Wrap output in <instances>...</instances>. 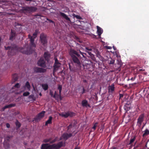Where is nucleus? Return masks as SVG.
Segmentation results:
<instances>
[{"label":"nucleus","instance_id":"obj_1","mask_svg":"<svg viewBox=\"0 0 149 149\" xmlns=\"http://www.w3.org/2000/svg\"><path fill=\"white\" fill-rule=\"evenodd\" d=\"M69 54L71 57L72 60L77 67L80 69L81 67V63L79 58L81 57V56L77 52L73 49H70L69 52Z\"/></svg>","mask_w":149,"mask_h":149},{"label":"nucleus","instance_id":"obj_2","mask_svg":"<svg viewBox=\"0 0 149 149\" xmlns=\"http://www.w3.org/2000/svg\"><path fill=\"white\" fill-rule=\"evenodd\" d=\"M63 141H60L57 143L50 145L48 143L42 144L41 146V149H59L63 146ZM65 143H64V144Z\"/></svg>","mask_w":149,"mask_h":149},{"label":"nucleus","instance_id":"obj_3","mask_svg":"<svg viewBox=\"0 0 149 149\" xmlns=\"http://www.w3.org/2000/svg\"><path fill=\"white\" fill-rule=\"evenodd\" d=\"M37 10V8L34 6H25L22 7L20 12L27 15L28 14L36 12Z\"/></svg>","mask_w":149,"mask_h":149},{"label":"nucleus","instance_id":"obj_4","mask_svg":"<svg viewBox=\"0 0 149 149\" xmlns=\"http://www.w3.org/2000/svg\"><path fill=\"white\" fill-rule=\"evenodd\" d=\"M29 47L28 45H26L23 47L19 48V51L23 54H32L34 51L35 47Z\"/></svg>","mask_w":149,"mask_h":149},{"label":"nucleus","instance_id":"obj_5","mask_svg":"<svg viewBox=\"0 0 149 149\" xmlns=\"http://www.w3.org/2000/svg\"><path fill=\"white\" fill-rule=\"evenodd\" d=\"M5 48L6 50H9L8 52V54L9 56L14 55L16 52L19 50V48L16 45H14L12 47L5 46Z\"/></svg>","mask_w":149,"mask_h":149},{"label":"nucleus","instance_id":"obj_6","mask_svg":"<svg viewBox=\"0 0 149 149\" xmlns=\"http://www.w3.org/2000/svg\"><path fill=\"white\" fill-rule=\"evenodd\" d=\"M38 30H36L35 32L33 34V36H31L30 34L28 35V38L30 39V45L31 47H36V45L34 43L35 39L37 37L38 34Z\"/></svg>","mask_w":149,"mask_h":149},{"label":"nucleus","instance_id":"obj_7","mask_svg":"<svg viewBox=\"0 0 149 149\" xmlns=\"http://www.w3.org/2000/svg\"><path fill=\"white\" fill-rule=\"evenodd\" d=\"M40 39L41 43L43 45L45 46L47 42L46 35L43 33H41L40 35Z\"/></svg>","mask_w":149,"mask_h":149},{"label":"nucleus","instance_id":"obj_8","mask_svg":"<svg viewBox=\"0 0 149 149\" xmlns=\"http://www.w3.org/2000/svg\"><path fill=\"white\" fill-rule=\"evenodd\" d=\"M75 113L72 112L68 111L66 112L62 113L60 114V115L62 117L65 118L69 116L72 117L75 116Z\"/></svg>","mask_w":149,"mask_h":149},{"label":"nucleus","instance_id":"obj_9","mask_svg":"<svg viewBox=\"0 0 149 149\" xmlns=\"http://www.w3.org/2000/svg\"><path fill=\"white\" fill-rule=\"evenodd\" d=\"M38 66L45 68L46 67V64L44 59L43 57L41 58L37 62Z\"/></svg>","mask_w":149,"mask_h":149},{"label":"nucleus","instance_id":"obj_10","mask_svg":"<svg viewBox=\"0 0 149 149\" xmlns=\"http://www.w3.org/2000/svg\"><path fill=\"white\" fill-rule=\"evenodd\" d=\"M45 111H42L41 112L38 113L35 118L34 119L35 121L36 120H40L44 116Z\"/></svg>","mask_w":149,"mask_h":149},{"label":"nucleus","instance_id":"obj_11","mask_svg":"<svg viewBox=\"0 0 149 149\" xmlns=\"http://www.w3.org/2000/svg\"><path fill=\"white\" fill-rule=\"evenodd\" d=\"M34 72L36 73H44L46 71V69L38 67H36L34 68Z\"/></svg>","mask_w":149,"mask_h":149},{"label":"nucleus","instance_id":"obj_12","mask_svg":"<svg viewBox=\"0 0 149 149\" xmlns=\"http://www.w3.org/2000/svg\"><path fill=\"white\" fill-rule=\"evenodd\" d=\"M61 63L59 62L57 63H54V65L53 67L54 69L53 70V74L56 72L57 70L61 66Z\"/></svg>","mask_w":149,"mask_h":149},{"label":"nucleus","instance_id":"obj_13","mask_svg":"<svg viewBox=\"0 0 149 149\" xmlns=\"http://www.w3.org/2000/svg\"><path fill=\"white\" fill-rule=\"evenodd\" d=\"M72 136V134L68 133H64L63 134V137L64 140L66 141L69 138Z\"/></svg>","mask_w":149,"mask_h":149},{"label":"nucleus","instance_id":"obj_14","mask_svg":"<svg viewBox=\"0 0 149 149\" xmlns=\"http://www.w3.org/2000/svg\"><path fill=\"white\" fill-rule=\"evenodd\" d=\"M16 36V32L15 31L12 29L11 30V32L10 35L9 39L10 40H13Z\"/></svg>","mask_w":149,"mask_h":149},{"label":"nucleus","instance_id":"obj_15","mask_svg":"<svg viewBox=\"0 0 149 149\" xmlns=\"http://www.w3.org/2000/svg\"><path fill=\"white\" fill-rule=\"evenodd\" d=\"M82 106L83 107H90V104L88 103L87 101L86 100H82L81 102Z\"/></svg>","mask_w":149,"mask_h":149},{"label":"nucleus","instance_id":"obj_16","mask_svg":"<svg viewBox=\"0 0 149 149\" xmlns=\"http://www.w3.org/2000/svg\"><path fill=\"white\" fill-rule=\"evenodd\" d=\"M44 56L46 60L48 62L49 60L51 55L48 52H45L44 54Z\"/></svg>","mask_w":149,"mask_h":149},{"label":"nucleus","instance_id":"obj_17","mask_svg":"<svg viewBox=\"0 0 149 149\" xmlns=\"http://www.w3.org/2000/svg\"><path fill=\"white\" fill-rule=\"evenodd\" d=\"M60 15L63 18L65 19L67 21H69L70 22H71L70 19V18L68 17L67 15L65 14L64 13L60 12Z\"/></svg>","mask_w":149,"mask_h":149},{"label":"nucleus","instance_id":"obj_18","mask_svg":"<svg viewBox=\"0 0 149 149\" xmlns=\"http://www.w3.org/2000/svg\"><path fill=\"white\" fill-rule=\"evenodd\" d=\"M96 27L97 29V33L98 34V35L99 36H100L101 34L103 33V30L102 28H101L98 26H97Z\"/></svg>","mask_w":149,"mask_h":149},{"label":"nucleus","instance_id":"obj_19","mask_svg":"<svg viewBox=\"0 0 149 149\" xmlns=\"http://www.w3.org/2000/svg\"><path fill=\"white\" fill-rule=\"evenodd\" d=\"M109 92L112 93L114 90L115 87L114 84H112L111 85L109 86L108 87Z\"/></svg>","mask_w":149,"mask_h":149},{"label":"nucleus","instance_id":"obj_20","mask_svg":"<svg viewBox=\"0 0 149 149\" xmlns=\"http://www.w3.org/2000/svg\"><path fill=\"white\" fill-rule=\"evenodd\" d=\"M15 104H11L5 106L3 108V110L4 111L5 109L8 108H10L12 107H14L15 106Z\"/></svg>","mask_w":149,"mask_h":149},{"label":"nucleus","instance_id":"obj_21","mask_svg":"<svg viewBox=\"0 0 149 149\" xmlns=\"http://www.w3.org/2000/svg\"><path fill=\"white\" fill-rule=\"evenodd\" d=\"M3 146L5 149H8L10 148V144L7 141H4L3 142Z\"/></svg>","mask_w":149,"mask_h":149},{"label":"nucleus","instance_id":"obj_22","mask_svg":"<svg viewBox=\"0 0 149 149\" xmlns=\"http://www.w3.org/2000/svg\"><path fill=\"white\" fill-rule=\"evenodd\" d=\"M24 87L25 88H27V90L29 91L30 90L31 86L28 81H27L26 82Z\"/></svg>","mask_w":149,"mask_h":149},{"label":"nucleus","instance_id":"obj_23","mask_svg":"<svg viewBox=\"0 0 149 149\" xmlns=\"http://www.w3.org/2000/svg\"><path fill=\"white\" fill-rule=\"evenodd\" d=\"M144 116V114H142L140 115L137 121H143Z\"/></svg>","mask_w":149,"mask_h":149},{"label":"nucleus","instance_id":"obj_24","mask_svg":"<svg viewBox=\"0 0 149 149\" xmlns=\"http://www.w3.org/2000/svg\"><path fill=\"white\" fill-rule=\"evenodd\" d=\"M15 125L16 126V129L18 130L21 126V124L19 122H16Z\"/></svg>","mask_w":149,"mask_h":149},{"label":"nucleus","instance_id":"obj_25","mask_svg":"<svg viewBox=\"0 0 149 149\" xmlns=\"http://www.w3.org/2000/svg\"><path fill=\"white\" fill-rule=\"evenodd\" d=\"M83 65L85 69H88L91 67L90 64L87 63H86L85 64H84Z\"/></svg>","mask_w":149,"mask_h":149},{"label":"nucleus","instance_id":"obj_26","mask_svg":"<svg viewBox=\"0 0 149 149\" xmlns=\"http://www.w3.org/2000/svg\"><path fill=\"white\" fill-rule=\"evenodd\" d=\"M54 98H55L56 100H58L59 98L60 99V100H61L62 99L61 94L59 93V95L57 94L55 97H54Z\"/></svg>","mask_w":149,"mask_h":149},{"label":"nucleus","instance_id":"obj_27","mask_svg":"<svg viewBox=\"0 0 149 149\" xmlns=\"http://www.w3.org/2000/svg\"><path fill=\"white\" fill-rule=\"evenodd\" d=\"M42 86L43 89L45 91L47 90L48 88V85L47 84H42Z\"/></svg>","mask_w":149,"mask_h":149},{"label":"nucleus","instance_id":"obj_28","mask_svg":"<svg viewBox=\"0 0 149 149\" xmlns=\"http://www.w3.org/2000/svg\"><path fill=\"white\" fill-rule=\"evenodd\" d=\"M58 139V137H55L54 139L52 140L50 142V143L49 144H51V145L54 144V143H55L57 141Z\"/></svg>","mask_w":149,"mask_h":149},{"label":"nucleus","instance_id":"obj_29","mask_svg":"<svg viewBox=\"0 0 149 149\" xmlns=\"http://www.w3.org/2000/svg\"><path fill=\"white\" fill-rule=\"evenodd\" d=\"M13 137L12 136H6L5 138V141H6V140L7 142H8L10 141V140L11 138H12Z\"/></svg>","mask_w":149,"mask_h":149},{"label":"nucleus","instance_id":"obj_30","mask_svg":"<svg viewBox=\"0 0 149 149\" xmlns=\"http://www.w3.org/2000/svg\"><path fill=\"white\" fill-rule=\"evenodd\" d=\"M136 136H134L133 138L132 137L130 141V143L128 144V145H131L132 143H133L135 140L136 139Z\"/></svg>","mask_w":149,"mask_h":149},{"label":"nucleus","instance_id":"obj_31","mask_svg":"<svg viewBox=\"0 0 149 149\" xmlns=\"http://www.w3.org/2000/svg\"><path fill=\"white\" fill-rule=\"evenodd\" d=\"M149 134V131L147 129H146L143 135V136L144 137L146 135Z\"/></svg>","mask_w":149,"mask_h":149},{"label":"nucleus","instance_id":"obj_32","mask_svg":"<svg viewBox=\"0 0 149 149\" xmlns=\"http://www.w3.org/2000/svg\"><path fill=\"white\" fill-rule=\"evenodd\" d=\"M96 56L97 57H98L99 58L101 57V56L100 54V52L98 50H97L96 52Z\"/></svg>","mask_w":149,"mask_h":149},{"label":"nucleus","instance_id":"obj_33","mask_svg":"<svg viewBox=\"0 0 149 149\" xmlns=\"http://www.w3.org/2000/svg\"><path fill=\"white\" fill-rule=\"evenodd\" d=\"M98 124L97 123H93V126L92 128L94 130L96 129V127L97 126Z\"/></svg>","mask_w":149,"mask_h":149},{"label":"nucleus","instance_id":"obj_34","mask_svg":"<svg viewBox=\"0 0 149 149\" xmlns=\"http://www.w3.org/2000/svg\"><path fill=\"white\" fill-rule=\"evenodd\" d=\"M130 105V103H127L126 105H125L124 108V109L125 110H126V108H127V111L128 110L130 109V107H127V106H129Z\"/></svg>","mask_w":149,"mask_h":149},{"label":"nucleus","instance_id":"obj_35","mask_svg":"<svg viewBox=\"0 0 149 149\" xmlns=\"http://www.w3.org/2000/svg\"><path fill=\"white\" fill-rule=\"evenodd\" d=\"M20 87V85H19V83H17L14 86V87H13L12 88V89H14L15 88H19Z\"/></svg>","mask_w":149,"mask_h":149},{"label":"nucleus","instance_id":"obj_36","mask_svg":"<svg viewBox=\"0 0 149 149\" xmlns=\"http://www.w3.org/2000/svg\"><path fill=\"white\" fill-rule=\"evenodd\" d=\"M110 59L111 60H109V64H112L114 63L115 60L114 59H112L111 58H110Z\"/></svg>","mask_w":149,"mask_h":149},{"label":"nucleus","instance_id":"obj_37","mask_svg":"<svg viewBox=\"0 0 149 149\" xmlns=\"http://www.w3.org/2000/svg\"><path fill=\"white\" fill-rule=\"evenodd\" d=\"M58 89L59 90V94H61L62 90V86L61 85H59L58 87Z\"/></svg>","mask_w":149,"mask_h":149},{"label":"nucleus","instance_id":"obj_38","mask_svg":"<svg viewBox=\"0 0 149 149\" xmlns=\"http://www.w3.org/2000/svg\"><path fill=\"white\" fill-rule=\"evenodd\" d=\"M30 94V93L28 92H24L23 94V95L24 96H27L29 95Z\"/></svg>","mask_w":149,"mask_h":149},{"label":"nucleus","instance_id":"obj_39","mask_svg":"<svg viewBox=\"0 0 149 149\" xmlns=\"http://www.w3.org/2000/svg\"><path fill=\"white\" fill-rule=\"evenodd\" d=\"M82 90H83L82 91V92H81V93L82 94H83L85 93L86 92V89H85V88L83 87Z\"/></svg>","mask_w":149,"mask_h":149},{"label":"nucleus","instance_id":"obj_40","mask_svg":"<svg viewBox=\"0 0 149 149\" xmlns=\"http://www.w3.org/2000/svg\"><path fill=\"white\" fill-rule=\"evenodd\" d=\"M118 108L117 106L116 105H114L113 106V110L114 111H116L117 110Z\"/></svg>","mask_w":149,"mask_h":149},{"label":"nucleus","instance_id":"obj_41","mask_svg":"<svg viewBox=\"0 0 149 149\" xmlns=\"http://www.w3.org/2000/svg\"><path fill=\"white\" fill-rule=\"evenodd\" d=\"M105 123H102L101 124V129H102V130L104 129V125Z\"/></svg>","mask_w":149,"mask_h":149},{"label":"nucleus","instance_id":"obj_42","mask_svg":"<svg viewBox=\"0 0 149 149\" xmlns=\"http://www.w3.org/2000/svg\"><path fill=\"white\" fill-rule=\"evenodd\" d=\"M91 56V58L94 61H95L96 60L95 58L94 57V56L93 54H92Z\"/></svg>","mask_w":149,"mask_h":149},{"label":"nucleus","instance_id":"obj_43","mask_svg":"<svg viewBox=\"0 0 149 149\" xmlns=\"http://www.w3.org/2000/svg\"><path fill=\"white\" fill-rule=\"evenodd\" d=\"M75 17H76L77 18L79 19H82V18L80 16L78 15H75Z\"/></svg>","mask_w":149,"mask_h":149},{"label":"nucleus","instance_id":"obj_44","mask_svg":"<svg viewBox=\"0 0 149 149\" xmlns=\"http://www.w3.org/2000/svg\"><path fill=\"white\" fill-rule=\"evenodd\" d=\"M85 49L86 50L89 51H91L92 50V49L89 47H86Z\"/></svg>","mask_w":149,"mask_h":149},{"label":"nucleus","instance_id":"obj_45","mask_svg":"<svg viewBox=\"0 0 149 149\" xmlns=\"http://www.w3.org/2000/svg\"><path fill=\"white\" fill-rule=\"evenodd\" d=\"M43 142L46 143H47L49 142V140L48 139H45L43 140Z\"/></svg>","mask_w":149,"mask_h":149},{"label":"nucleus","instance_id":"obj_46","mask_svg":"<svg viewBox=\"0 0 149 149\" xmlns=\"http://www.w3.org/2000/svg\"><path fill=\"white\" fill-rule=\"evenodd\" d=\"M69 69L71 71H74V70L73 68H72L70 64H69Z\"/></svg>","mask_w":149,"mask_h":149},{"label":"nucleus","instance_id":"obj_47","mask_svg":"<svg viewBox=\"0 0 149 149\" xmlns=\"http://www.w3.org/2000/svg\"><path fill=\"white\" fill-rule=\"evenodd\" d=\"M105 47L106 49H112V47H110V46H105Z\"/></svg>","mask_w":149,"mask_h":149},{"label":"nucleus","instance_id":"obj_48","mask_svg":"<svg viewBox=\"0 0 149 149\" xmlns=\"http://www.w3.org/2000/svg\"><path fill=\"white\" fill-rule=\"evenodd\" d=\"M52 122H46V123L45 124V126L47 125L48 124H51L52 123Z\"/></svg>","mask_w":149,"mask_h":149},{"label":"nucleus","instance_id":"obj_49","mask_svg":"<svg viewBox=\"0 0 149 149\" xmlns=\"http://www.w3.org/2000/svg\"><path fill=\"white\" fill-rule=\"evenodd\" d=\"M72 127V125L71 124L69 125L67 127L68 130L69 129L71 128Z\"/></svg>","mask_w":149,"mask_h":149},{"label":"nucleus","instance_id":"obj_50","mask_svg":"<svg viewBox=\"0 0 149 149\" xmlns=\"http://www.w3.org/2000/svg\"><path fill=\"white\" fill-rule=\"evenodd\" d=\"M136 76H135L134 77H132V78H131L130 79V80H132V81H134L136 79Z\"/></svg>","mask_w":149,"mask_h":149},{"label":"nucleus","instance_id":"obj_51","mask_svg":"<svg viewBox=\"0 0 149 149\" xmlns=\"http://www.w3.org/2000/svg\"><path fill=\"white\" fill-rule=\"evenodd\" d=\"M54 60H55V63H59L58 60V59L56 58L55 57L54 58Z\"/></svg>","mask_w":149,"mask_h":149},{"label":"nucleus","instance_id":"obj_52","mask_svg":"<svg viewBox=\"0 0 149 149\" xmlns=\"http://www.w3.org/2000/svg\"><path fill=\"white\" fill-rule=\"evenodd\" d=\"M6 125L7 127L8 128H9L10 127V124L8 123H7L6 124Z\"/></svg>","mask_w":149,"mask_h":149},{"label":"nucleus","instance_id":"obj_53","mask_svg":"<svg viewBox=\"0 0 149 149\" xmlns=\"http://www.w3.org/2000/svg\"><path fill=\"white\" fill-rule=\"evenodd\" d=\"M52 118L51 116H49V119L47 121H52Z\"/></svg>","mask_w":149,"mask_h":149},{"label":"nucleus","instance_id":"obj_54","mask_svg":"<svg viewBox=\"0 0 149 149\" xmlns=\"http://www.w3.org/2000/svg\"><path fill=\"white\" fill-rule=\"evenodd\" d=\"M63 139V135H62V136L59 139L58 141L61 140Z\"/></svg>","mask_w":149,"mask_h":149},{"label":"nucleus","instance_id":"obj_55","mask_svg":"<svg viewBox=\"0 0 149 149\" xmlns=\"http://www.w3.org/2000/svg\"><path fill=\"white\" fill-rule=\"evenodd\" d=\"M57 94V93H56V91H55L54 92V95L53 96V97H55V96Z\"/></svg>","mask_w":149,"mask_h":149},{"label":"nucleus","instance_id":"obj_56","mask_svg":"<svg viewBox=\"0 0 149 149\" xmlns=\"http://www.w3.org/2000/svg\"><path fill=\"white\" fill-rule=\"evenodd\" d=\"M120 98H121L123 97V95L122 94H119Z\"/></svg>","mask_w":149,"mask_h":149},{"label":"nucleus","instance_id":"obj_57","mask_svg":"<svg viewBox=\"0 0 149 149\" xmlns=\"http://www.w3.org/2000/svg\"><path fill=\"white\" fill-rule=\"evenodd\" d=\"M80 148L79 147H77V146L75 147L74 149H80Z\"/></svg>","mask_w":149,"mask_h":149},{"label":"nucleus","instance_id":"obj_58","mask_svg":"<svg viewBox=\"0 0 149 149\" xmlns=\"http://www.w3.org/2000/svg\"><path fill=\"white\" fill-rule=\"evenodd\" d=\"M79 52H80V54H81V55H82L83 56V57H84V55H83V54L84 53H82V52H81L80 50H79Z\"/></svg>","mask_w":149,"mask_h":149},{"label":"nucleus","instance_id":"obj_59","mask_svg":"<svg viewBox=\"0 0 149 149\" xmlns=\"http://www.w3.org/2000/svg\"><path fill=\"white\" fill-rule=\"evenodd\" d=\"M50 95L52 96H53V93L52 92H50Z\"/></svg>","mask_w":149,"mask_h":149},{"label":"nucleus","instance_id":"obj_60","mask_svg":"<svg viewBox=\"0 0 149 149\" xmlns=\"http://www.w3.org/2000/svg\"><path fill=\"white\" fill-rule=\"evenodd\" d=\"M83 81L84 83H87V81L86 80H83Z\"/></svg>","mask_w":149,"mask_h":149},{"label":"nucleus","instance_id":"obj_61","mask_svg":"<svg viewBox=\"0 0 149 149\" xmlns=\"http://www.w3.org/2000/svg\"><path fill=\"white\" fill-rule=\"evenodd\" d=\"M52 139V138H50L48 139L49 140V142L51 141Z\"/></svg>","mask_w":149,"mask_h":149},{"label":"nucleus","instance_id":"obj_62","mask_svg":"<svg viewBox=\"0 0 149 149\" xmlns=\"http://www.w3.org/2000/svg\"><path fill=\"white\" fill-rule=\"evenodd\" d=\"M88 53L89 54V55L91 56V54H92L91 52H88Z\"/></svg>","mask_w":149,"mask_h":149},{"label":"nucleus","instance_id":"obj_63","mask_svg":"<svg viewBox=\"0 0 149 149\" xmlns=\"http://www.w3.org/2000/svg\"><path fill=\"white\" fill-rule=\"evenodd\" d=\"M88 53L89 54V55L91 56V54H92L91 52H88Z\"/></svg>","mask_w":149,"mask_h":149},{"label":"nucleus","instance_id":"obj_64","mask_svg":"<svg viewBox=\"0 0 149 149\" xmlns=\"http://www.w3.org/2000/svg\"><path fill=\"white\" fill-rule=\"evenodd\" d=\"M49 21H50V22H52V23H54V22L52 20H49Z\"/></svg>","mask_w":149,"mask_h":149}]
</instances>
